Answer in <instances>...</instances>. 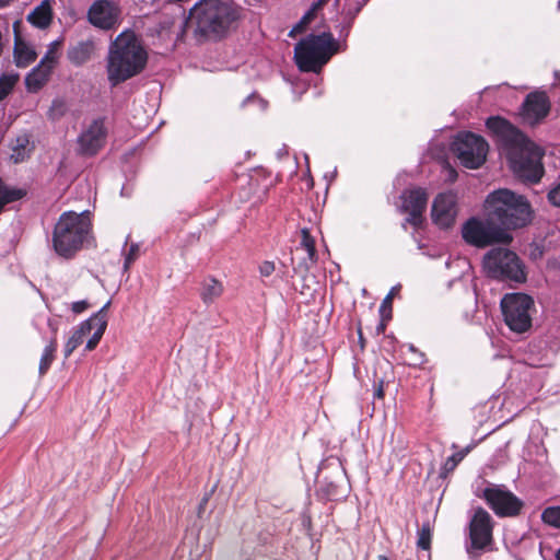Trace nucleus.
Here are the masks:
<instances>
[{"label": "nucleus", "mask_w": 560, "mask_h": 560, "mask_svg": "<svg viewBox=\"0 0 560 560\" xmlns=\"http://www.w3.org/2000/svg\"><path fill=\"white\" fill-rule=\"evenodd\" d=\"M336 51L331 33L310 34L295 45L294 60L301 71L318 73Z\"/></svg>", "instance_id": "obj_6"}, {"label": "nucleus", "mask_w": 560, "mask_h": 560, "mask_svg": "<svg viewBox=\"0 0 560 560\" xmlns=\"http://www.w3.org/2000/svg\"><path fill=\"white\" fill-rule=\"evenodd\" d=\"M89 214V211H66L59 217L51 237L52 248L58 256L71 259L82 248L92 231Z\"/></svg>", "instance_id": "obj_5"}, {"label": "nucleus", "mask_w": 560, "mask_h": 560, "mask_svg": "<svg viewBox=\"0 0 560 560\" xmlns=\"http://www.w3.org/2000/svg\"><path fill=\"white\" fill-rule=\"evenodd\" d=\"M106 327H107V320H102V323L100 324V327H97L94 330L92 337L88 340V342L85 345V350L92 351L96 348L102 336L104 335V332L106 330Z\"/></svg>", "instance_id": "obj_36"}, {"label": "nucleus", "mask_w": 560, "mask_h": 560, "mask_svg": "<svg viewBox=\"0 0 560 560\" xmlns=\"http://www.w3.org/2000/svg\"><path fill=\"white\" fill-rule=\"evenodd\" d=\"M477 495L482 498L500 517L517 516L523 508V501L504 486L490 483Z\"/></svg>", "instance_id": "obj_12"}, {"label": "nucleus", "mask_w": 560, "mask_h": 560, "mask_svg": "<svg viewBox=\"0 0 560 560\" xmlns=\"http://www.w3.org/2000/svg\"><path fill=\"white\" fill-rule=\"evenodd\" d=\"M35 50L23 42L16 40L14 45V59L20 68L27 67L36 59Z\"/></svg>", "instance_id": "obj_24"}, {"label": "nucleus", "mask_w": 560, "mask_h": 560, "mask_svg": "<svg viewBox=\"0 0 560 560\" xmlns=\"http://www.w3.org/2000/svg\"><path fill=\"white\" fill-rule=\"evenodd\" d=\"M83 340L84 337L74 328L71 337L65 345V358L68 359L73 353V351L83 342Z\"/></svg>", "instance_id": "obj_31"}, {"label": "nucleus", "mask_w": 560, "mask_h": 560, "mask_svg": "<svg viewBox=\"0 0 560 560\" xmlns=\"http://www.w3.org/2000/svg\"><path fill=\"white\" fill-rule=\"evenodd\" d=\"M60 45V40H55L50 43L48 50L44 55V57L40 60V63L49 66L54 68L56 61H57V49Z\"/></svg>", "instance_id": "obj_37"}, {"label": "nucleus", "mask_w": 560, "mask_h": 560, "mask_svg": "<svg viewBox=\"0 0 560 560\" xmlns=\"http://www.w3.org/2000/svg\"><path fill=\"white\" fill-rule=\"evenodd\" d=\"M486 126L497 138L512 172L524 182L537 184L545 173L541 149L502 117H489Z\"/></svg>", "instance_id": "obj_1"}, {"label": "nucleus", "mask_w": 560, "mask_h": 560, "mask_svg": "<svg viewBox=\"0 0 560 560\" xmlns=\"http://www.w3.org/2000/svg\"><path fill=\"white\" fill-rule=\"evenodd\" d=\"M12 0H0V8L8 7Z\"/></svg>", "instance_id": "obj_48"}, {"label": "nucleus", "mask_w": 560, "mask_h": 560, "mask_svg": "<svg viewBox=\"0 0 560 560\" xmlns=\"http://www.w3.org/2000/svg\"><path fill=\"white\" fill-rule=\"evenodd\" d=\"M302 238L300 245L296 247L295 252L304 250L305 254H310L311 256L316 255L315 241L310 234L307 229H302L301 231Z\"/></svg>", "instance_id": "obj_29"}, {"label": "nucleus", "mask_w": 560, "mask_h": 560, "mask_svg": "<svg viewBox=\"0 0 560 560\" xmlns=\"http://www.w3.org/2000/svg\"><path fill=\"white\" fill-rule=\"evenodd\" d=\"M223 292V285L214 278H207L201 288L200 296L203 303L211 304Z\"/></svg>", "instance_id": "obj_22"}, {"label": "nucleus", "mask_w": 560, "mask_h": 560, "mask_svg": "<svg viewBox=\"0 0 560 560\" xmlns=\"http://www.w3.org/2000/svg\"><path fill=\"white\" fill-rule=\"evenodd\" d=\"M95 50L96 43L94 38L90 37L70 45L67 50V58L73 66L80 67L92 59Z\"/></svg>", "instance_id": "obj_18"}, {"label": "nucleus", "mask_w": 560, "mask_h": 560, "mask_svg": "<svg viewBox=\"0 0 560 560\" xmlns=\"http://www.w3.org/2000/svg\"><path fill=\"white\" fill-rule=\"evenodd\" d=\"M431 217L433 223L441 229L451 228L457 217L456 195L451 191L439 194L433 200Z\"/></svg>", "instance_id": "obj_15"}, {"label": "nucleus", "mask_w": 560, "mask_h": 560, "mask_svg": "<svg viewBox=\"0 0 560 560\" xmlns=\"http://www.w3.org/2000/svg\"><path fill=\"white\" fill-rule=\"evenodd\" d=\"M104 120L98 118L82 131L78 138L79 153L82 155H95L104 145L106 139Z\"/></svg>", "instance_id": "obj_16"}, {"label": "nucleus", "mask_w": 560, "mask_h": 560, "mask_svg": "<svg viewBox=\"0 0 560 560\" xmlns=\"http://www.w3.org/2000/svg\"><path fill=\"white\" fill-rule=\"evenodd\" d=\"M338 480H331L329 482H325V485L322 486V490L325 491L328 498H335L338 494Z\"/></svg>", "instance_id": "obj_40"}, {"label": "nucleus", "mask_w": 560, "mask_h": 560, "mask_svg": "<svg viewBox=\"0 0 560 560\" xmlns=\"http://www.w3.org/2000/svg\"><path fill=\"white\" fill-rule=\"evenodd\" d=\"M487 277L504 281L523 283L526 281L525 265L513 250L506 247H492L482 259Z\"/></svg>", "instance_id": "obj_7"}, {"label": "nucleus", "mask_w": 560, "mask_h": 560, "mask_svg": "<svg viewBox=\"0 0 560 560\" xmlns=\"http://www.w3.org/2000/svg\"><path fill=\"white\" fill-rule=\"evenodd\" d=\"M19 80V74H2L0 77V102L4 100L13 90Z\"/></svg>", "instance_id": "obj_28"}, {"label": "nucleus", "mask_w": 560, "mask_h": 560, "mask_svg": "<svg viewBox=\"0 0 560 560\" xmlns=\"http://www.w3.org/2000/svg\"><path fill=\"white\" fill-rule=\"evenodd\" d=\"M378 560H389L387 556L385 555H380L378 556Z\"/></svg>", "instance_id": "obj_50"}, {"label": "nucleus", "mask_w": 560, "mask_h": 560, "mask_svg": "<svg viewBox=\"0 0 560 560\" xmlns=\"http://www.w3.org/2000/svg\"><path fill=\"white\" fill-rule=\"evenodd\" d=\"M468 452H469V447H466V448L453 454L452 456H450L446 459L443 469L446 472L454 470L455 467L458 465V463L462 462L464 459V457L468 454Z\"/></svg>", "instance_id": "obj_38"}, {"label": "nucleus", "mask_w": 560, "mask_h": 560, "mask_svg": "<svg viewBox=\"0 0 560 560\" xmlns=\"http://www.w3.org/2000/svg\"><path fill=\"white\" fill-rule=\"evenodd\" d=\"M88 22L97 30L108 32L121 22V9L112 0H95L86 11Z\"/></svg>", "instance_id": "obj_13"}, {"label": "nucleus", "mask_w": 560, "mask_h": 560, "mask_svg": "<svg viewBox=\"0 0 560 560\" xmlns=\"http://www.w3.org/2000/svg\"><path fill=\"white\" fill-rule=\"evenodd\" d=\"M548 200L555 207H560V182L549 190Z\"/></svg>", "instance_id": "obj_41"}, {"label": "nucleus", "mask_w": 560, "mask_h": 560, "mask_svg": "<svg viewBox=\"0 0 560 560\" xmlns=\"http://www.w3.org/2000/svg\"><path fill=\"white\" fill-rule=\"evenodd\" d=\"M275 271V264L272 261H264L259 266V272L262 277H269Z\"/></svg>", "instance_id": "obj_43"}, {"label": "nucleus", "mask_w": 560, "mask_h": 560, "mask_svg": "<svg viewBox=\"0 0 560 560\" xmlns=\"http://www.w3.org/2000/svg\"><path fill=\"white\" fill-rule=\"evenodd\" d=\"M505 324L515 332H524L532 326L530 311L534 300L525 293H508L501 300Z\"/></svg>", "instance_id": "obj_10"}, {"label": "nucleus", "mask_w": 560, "mask_h": 560, "mask_svg": "<svg viewBox=\"0 0 560 560\" xmlns=\"http://www.w3.org/2000/svg\"><path fill=\"white\" fill-rule=\"evenodd\" d=\"M317 255L311 256L310 254H305L304 257L300 258L299 261L295 262V258L292 257V266L295 275L304 277L310 271L311 267L316 262Z\"/></svg>", "instance_id": "obj_27"}, {"label": "nucleus", "mask_w": 560, "mask_h": 560, "mask_svg": "<svg viewBox=\"0 0 560 560\" xmlns=\"http://www.w3.org/2000/svg\"><path fill=\"white\" fill-rule=\"evenodd\" d=\"M401 210L408 213L405 223H409L415 228L421 226L423 223V212L428 205V194L421 187H415L402 191Z\"/></svg>", "instance_id": "obj_14"}, {"label": "nucleus", "mask_w": 560, "mask_h": 560, "mask_svg": "<svg viewBox=\"0 0 560 560\" xmlns=\"http://www.w3.org/2000/svg\"><path fill=\"white\" fill-rule=\"evenodd\" d=\"M52 68L39 62L25 78V85L30 92L39 91L48 81Z\"/></svg>", "instance_id": "obj_19"}, {"label": "nucleus", "mask_w": 560, "mask_h": 560, "mask_svg": "<svg viewBox=\"0 0 560 560\" xmlns=\"http://www.w3.org/2000/svg\"><path fill=\"white\" fill-rule=\"evenodd\" d=\"M240 12L232 3L221 0H200L189 11L188 23L207 38H222L236 23Z\"/></svg>", "instance_id": "obj_3"}, {"label": "nucleus", "mask_w": 560, "mask_h": 560, "mask_svg": "<svg viewBox=\"0 0 560 560\" xmlns=\"http://www.w3.org/2000/svg\"><path fill=\"white\" fill-rule=\"evenodd\" d=\"M559 8H560V1H559Z\"/></svg>", "instance_id": "obj_55"}, {"label": "nucleus", "mask_w": 560, "mask_h": 560, "mask_svg": "<svg viewBox=\"0 0 560 560\" xmlns=\"http://www.w3.org/2000/svg\"><path fill=\"white\" fill-rule=\"evenodd\" d=\"M556 558H557V560H560V549L557 551Z\"/></svg>", "instance_id": "obj_52"}, {"label": "nucleus", "mask_w": 560, "mask_h": 560, "mask_svg": "<svg viewBox=\"0 0 560 560\" xmlns=\"http://www.w3.org/2000/svg\"><path fill=\"white\" fill-rule=\"evenodd\" d=\"M338 477H339V479H342V471H340V470L338 471Z\"/></svg>", "instance_id": "obj_54"}, {"label": "nucleus", "mask_w": 560, "mask_h": 560, "mask_svg": "<svg viewBox=\"0 0 560 560\" xmlns=\"http://www.w3.org/2000/svg\"><path fill=\"white\" fill-rule=\"evenodd\" d=\"M386 320H387V319H384V318L382 317V322H381V323L378 324V326H377V332H384V331H385V328H386V324H385V322H386Z\"/></svg>", "instance_id": "obj_46"}, {"label": "nucleus", "mask_w": 560, "mask_h": 560, "mask_svg": "<svg viewBox=\"0 0 560 560\" xmlns=\"http://www.w3.org/2000/svg\"><path fill=\"white\" fill-rule=\"evenodd\" d=\"M550 110V102L545 92L529 93L523 103V118L530 125L544 119Z\"/></svg>", "instance_id": "obj_17"}, {"label": "nucleus", "mask_w": 560, "mask_h": 560, "mask_svg": "<svg viewBox=\"0 0 560 560\" xmlns=\"http://www.w3.org/2000/svg\"><path fill=\"white\" fill-rule=\"evenodd\" d=\"M316 13L314 9H308V11L301 18V20L293 26L290 31L289 35L293 36L295 34L303 33L306 26L314 20Z\"/></svg>", "instance_id": "obj_33"}, {"label": "nucleus", "mask_w": 560, "mask_h": 560, "mask_svg": "<svg viewBox=\"0 0 560 560\" xmlns=\"http://www.w3.org/2000/svg\"><path fill=\"white\" fill-rule=\"evenodd\" d=\"M541 520L552 527L560 528V506L546 508L541 513Z\"/></svg>", "instance_id": "obj_30"}, {"label": "nucleus", "mask_w": 560, "mask_h": 560, "mask_svg": "<svg viewBox=\"0 0 560 560\" xmlns=\"http://www.w3.org/2000/svg\"><path fill=\"white\" fill-rule=\"evenodd\" d=\"M48 326L51 328L54 335H56L57 329H58L57 324L55 322H52L51 319H49L48 320ZM54 337L56 338V336H54Z\"/></svg>", "instance_id": "obj_47"}, {"label": "nucleus", "mask_w": 560, "mask_h": 560, "mask_svg": "<svg viewBox=\"0 0 560 560\" xmlns=\"http://www.w3.org/2000/svg\"><path fill=\"white\" fill-rule=\"evenodd\" d=\"M462 236L466 243L479 248L497 243L509 244L512 242L510 232L498 226L488 213L486 220L477 218L467 220L462 228Z\"/></svg>", "instance_id": "obj_8"}, {"label": "nucleus", "mask_w": 560, "mask_h": 560, "mask_svg": "<svg viewBox=\"0 0 560 560\" xmlns=\"http://www.w3.org/2000/svg\"><path fill=\"white\" fill-rule=\"evenodd\" d=\"M398 290L399 287H393L380 306V313L384 319L392 318V300Z\"/></svg>", "instance_id": "obj_34"}, {"label": "nucleus", "mask_w": 560, "mask_h": 560, "mask_svg": "<svg viewBox=\"0 0 560 560\" xmlns=\"http://www.w3.org/2000/svg\"><path fill=\"white\" fill-rule=\"evenodd\" d=\"M27 22L37 28H46L52 20V11L48 0H44L39 5L34 8L26 18Z\"/></svg>", "instance_id": "obj_20"}, {"label": "nucleus", "mask_w": 560, "mask_h": 560, "mask_svg": "<svg viewBox=\"0 0 560 560\" xmlns=\"http://www.w3.org/2000/svg\"><path fill=\"white\" fill-rule=\"evenodd\" d=\"M368 0H365L361 5H359L355 10V13H358L359 11H361V8L366 3Z\"/></svg>", "instance_id": "obj_51"}, {"label": "nucleus", "mask_w": 560, "mask_h": 560, "mask_svg": "<svg viewBox=\"0 0 560 560\" xmlns=\"http://www.w3.org/2000/svg\"><path fill=\"white\" fill-rule=\"evenodd\" d=\"M329 0H317L314 2L311 7V9H314V12L316 13L318 10H320ZM340 0H334V5L337 8L339 5Z\"/></svg>", "instance_id": "obj_44"}, {"label": "nucleus", "mask_w": 560, "mask_h": 560, "mask_svg": "<svg viewBox=\"0 0 560 560\" xmlns=\"http://www.w3.org/2000/svg\"><path fill=\"white\" fill-rule=\"evenodd\" d=\"M493 521L483 508H477L468 524V541L466 552L470 559H477L489 550L493 541Z\"/></svg>", "instance_id": "obj_9"}, {"label": "nucleus", "mask_w": 560, "mask_h": 560, "mask_svg": "<svg viewBox=\"0 0 560 560\" xmlns=\"http://www.w3.org/2000/svg\"><path fill=\"white\" fill-rule=\"evenodd\" d=\"M28 139L27 137H18L11 145L12 153L10 159L14 163L23 162L28 156Z\"/></svg>", "instance_id": "obj_26"}, {"label": "nucleus", "mask_w": 560, "mask_h": 560, "mask_svg": "<svg viewBox=\"0 0 560 560\" xmlns=\"http://www.w3.org/2000/svg\"><path fill=\"white\" fill-rule=\"evenodd\" d=\"M25 195V189L10 186L0 178V213L7 205L22 199Z\"/></svg>", "instance_id": "obj_21"}, {"label": "nucleus", "mask_w": 560, "mask_h": 560, "mask_svg": "<svg viewBox=\"0 0 560 560\" xmlns=\"http://www.w3.org/2000/svg\"><path fill=\"white\" fill-rule=\"evenodd\" d=\"M139 253V245L138 244H131L129 247L128 253L125 256L124 261V269L128 270L131 264L136 260Z\"/></svg>", "instance_id": "obj_39"}, {"label": "nucleus", "mask_w": 560, "mask_h": 560, "mask_svg": "<svg viewBox=\"0 0 560 560\" xmlns=\"http://www.w3.org/2000/svg\"><path fill=\"white\" fill-rule=\"evenodd\" d=\"M485 209L491 220L506 232L523 228L532 220V208L527 199L509 189L491 192L486 199Z\"/></svg>", "instance_id": "obj_4"}, {"label": "nucleus", "mask_w": 560, "mask_h": 560, "mask_svg": "<svg viewBox=\"0 0 560 560\" xmlns=\"http://www.w3.org/2000/svg\"><path fill=\"white\" fill-rule=\"evenodd\" d=\"M57 339L52 337L49 341V343L45 347L40 361H39V368L38 372L39 375H45L47 371L49 370L51 363L55 360V353L57 351Z\"/></svg>", "instance_id": "obj_25"}, {"label": "nucleus", "mask_w": 560, "mask_h": 560, "mask_svg": "<svg viewBox=\"0 0 560 560\" xmlns=\"http://www.w3.org/2000/svg\"><path fill=\"white\" fill-rule=\"evenodd\" d=\"M110 304L108 301L98 312L94 313L90 318L83 320L78 327H75L77 331H79L83 337L89 335L92 329H96L100 327L102 320H107L106 311Z\"/></svg>", "instance_id": "obj_23"}, {"label": "nucleus", "mask_w": 560, "mask_h": 560, "mask_svg": "<svg viewBox=\"0 0 560 560\" xmlns=\"http://www.w3.org/2000/svg\"><path fill=\"white\" fill-rule=\"evenodd\" d=\"M376 396L377 397H382L383 396V389L382 388H378L377 392H376Z\"/></svg>", "instance_id": "obj_49"}, {"label": "nucleus", "mask_w": 560, "mask_h": 560, "mask_svg": "<svg viewBox=\"0 0 560 560\" xmlns=\"http://www.w3.org/2000/svg\"><path fill=\"white\" fill-rule=\"evenodd\" d=\"M408 350L412 352L413 354L418 355L417 359H415V364H421L423 363V353L419 352L418 349L413 345H408Z\"/></svg>", "instance_id": "obj_45"}, {"label": "nucleus", "mask_w": 560, "mask_h": 560, "mask_svg": "<svg viewBox=\"0 0 560 560\" xmlns=\"http://www.w3.org/2000/svg\"><path fill=\"white\" fill-rule=\"evenodd\" d=\"M451 174L453 177H455L456 176L455 170H451Z\"/></svg>", "instance_id": "obj_53"}, {"label": "nucleus", "mask_w": 560, "mask_h": 560, "mask_svg": "<svg viewBox=\"0 0 560 560\" xmlns=\"http://www.w3.org/2000/svg\"><path fill=\"white\" fill-rule=\"evenodd\" d=\"M417 546L420 549L429 550L431 546V528L429 523L422 524L421 528L418 530V541Z\"/></svg>", "instance_id": "obj_32"}, {"label": "nucleus", "mask_w": 560, "mask_h": 560, "mask_svg": "<svg viewBox=\"0 0 560 560\" xmlns=\"http://www.w3.org/2000/svg\"><path fill=\"white\" fill-rule=\"evenodd\" d=\"M90 307V304L86 300H81L73 302L71 305V310L74 314H81Z\"/></svg>", "instance_id": "obj_42"}, {"label": "nucleus", "mask_w": 560, "mask_h": 560, "mask_svg": "<svg viewBox=\"0 0 560 560\" xmlns=\"http://www.w3.org/2000/svg\"><path fill=\"white\" fill-rule=\"evenodd\" d=\"M488 150L487 141L472 132L458 133L452 143V151L460 163L471 170H476L485 163Z\"/></svg>", "instance_id": "obj_11"}, {"label": "nucleus", "mask_w": 560, "mask_h": 560, "mask_svg": "<svg viewBox=\"0 0 560 560\" xmlns=\"http://www.w3.org/2000/svg\"><path fill=\"white\" fill-rule=\"evenodd\" d=\"M148 51L140 36L125 30L110 42L106 56L107 81L115 88L139 75L147 67Z\"/></svg>", "instance_id": "obj_2"}, {"label": "nucleus", "mask_w": 560, "mask_h": 560, "mask_svg": "<svg viewBox=\"0 0 560 560\" xmlns=\"http://www.w3.org/2000/svg\"><path fill=\"white\" fill-rule=\"evenodd\" d=\"M67 109V103L61 98H56L52 101L48 110V117L52 120H57L66 114Z\"/></svg>", "instance_id": "obj_35"}]
</instances>
